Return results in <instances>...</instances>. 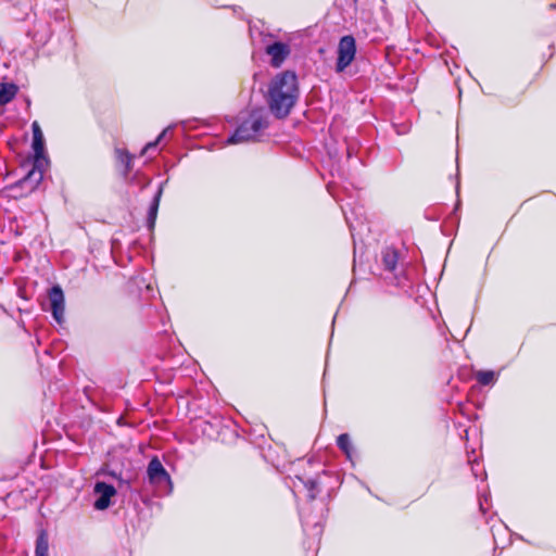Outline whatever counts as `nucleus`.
Here are the masks:
<instances>
[{"mask_svg": "<svg viewBox=\"0 0 556 556\" xmlns=\"http://www.w3.org/2000/svg\"><path fill=\"white\" fill-rule=\"evenodd\" d=\"M300 90L295 72L283 71L270 81L267 104L277 118L287 117L299 99Z\"/></svg>", "mask_w": 556, "mask_h": 556, "instance_id": "1", "label": "nucleus"}, {"mask_svg": "<svg viewBox=\"0 0 556 556\" xmlns=\"http://www.w3.org/2000/svg\"><path fill=\"white\" fill-rule=\"evenodd\" d=\"M268 127L263 109L253 110L249 116L237 127L229 142L239 143L256 140L260 134Z\"/></svg>", "mask_w": 556, "mask_h": 556, "instance_id": "2", "label": "nucleus"}, {"mask_svg": "<svg viewBox=\"0 0 556 556\" xmlns=\"http://www.w3.org/2000/svg\"><path fill=\"white\" fill-rule=\"evenodd\" d=\"M43 170L45 167H36L35 164H31V168L23 178L10 185L9 190L12 195L23 198L33 193L43 179Z\"/></svg>", "mask_w": 556, "mask_h": 556, "instance_id": "3", "label": "nucleus"}, {"mask_svg": "<svg viewBox=\"0 0 556 556\" xmlns=\"http://www.w3.org/2000/svg\"><path fill=\"white\" fill-rule=\"evenodd\" d=\"M356 41L352 35L343 36L338 45L336 71L343 72L355 59Z\"/></svg>", "mask_w": 556, "mask_h": 556, "instance_id": "4", "label": "nucleus"}, {"mask_svg": "<svg viewBox=\"0 0 556 556\" xmlns=\"http://www.w3.org/2000/svg\"><path fill=\"white\" fill-rule=\"evenodd\" d=\"M33 130V150L34 159L33 164L36 167H46L48 165V159L45 155V138L40 125L37 121L31 124Z\"/></svg>", "mask_w": 556, "mask_h": 556, "instance_id": "5", "label": "nucleus"}, {"mask_svg": "<svg viewBox=\"0 0 556 556\" xmlns=\"http://www.w3.org/2000/svg\"><path fill=\"white\" fill-rule=\"evenodd\" d=\"M147 475L151 484L169 483L170 477L157 456H154L148 464Z\"/></svg>", "mask_w": 556, "mask_h": 556, "instance_id": "6", "label": "nucleus"}, {"mask_svg": "<svg viewBox=\"0 0 556 556\" xmlns=\"http://www.w3.org/2000/svg\"><path fill=\"white\" fill-rule=\"evenodd\" d=\"M53 318L61 324L64 318V293L60 286H53L48 294Z\"/></svg>", "mask_w": 556, "mask_h": 556, "instance_id": "7", "label": "nucleus"}, {"mask_svg": "<svg viewBox=\"0 0 556 556\" xmlns=\"http://www.w3.org/2000/svg\"><path fill=\"white\" fill-rule=\"evenodd\" d=\"M265 52L270 56V65L275 68H278L290 55L291 50L289 45L281 41H276L271 45H268L265 49Z\"/></svg>", "mask_w": 556, "mask_h": 556, "instance_id": "8", "label": "nucleus"}, {"mask_svg": "<svg viewBox=\"0 0 556 556\" xmlns=\"http://www.w3.org/2000/svg\"><path fill=\"white\" fill-rule=\"evenodd\" d=\"M94 493L99 494V497L94 502V508L98 510H104L111 505V497L116 494V489L106 482L99 481L94 484Z\"/></svg>", "mask_w": 556, "mask_h": 556, "instance_id": "9", "label": "nucleus"}, {"mask_svg": "<svg viewBox=\"0 0 556 556\" xmlns=\"http://www.w3.org/2000/svg\"><path fill=\"white\" fill-rule=\"evenodd\" d=\"M399 262V251L393 247H384L381 250V263L386 270L394 271Z\"/></svg>", "mask_w": 556, "mask_h": 556, "instance_id": "10", "label": "nucleus"}, {"mask_svg": "<svg viewBox=\"0 0 556 556\" xmlns=\"http://www.w3.org/2000/svg\"><path fill=\"white\" fill-rule=\"evenodd\" d=\"M35 556H49V535L41 529L36 539Z\"/></svg>", "mask_w": 556, "mask_h": 556, "instance_id": "11", "label": "nucleus"}, {"mask_svg": "<svg viewBox=\"0 0 556 556\" xmlns=\"http://www.w3.org/2000/svg\"><path fill=\"white\" fill-rule=\"evenodd\" d=\"M161 197H162V189L160 188L159 191L156 192V194L150 205L149 212H148L147 223H148V227L150 230H153L154 226H155Z\"/></svg>", "mask_w": 556, "mask_h": 556, "instance_id": "12", "label": "nucleus"}, {"mask_svg": "<svg viewBox=\"0 0 556 556\" xmlns=\"http://www.w3.org/2000/svg\"><path fill=\"white\" fill-rule=\"evenodd\" d=\"M17 93V87L14 84H2L0 86V105L11 102Z\"/></svg>", "mask_w": 556, "mask_h": 556, "instance_id": "13", "label": "nucleus"}, {"mask_svg": "<svg viewBox=\"0 0 556 556\" xmlns=\"http://www.w3.org/2000/svg\"><path fill=\"white\" fill-rule=\"evenodd\" d=\"M337 444H338L339 448L342 450L346 454L348 457L351 456L352 444H351L350 435L348 433L340 434L337 439Z\"/></svg>", "mask_w": 556, "mask_h": 556, "instance_id": "14", "label": "nucleus"}, {"mask_svg": "<svg viewBox=\"0 0 556 556\" xmlns=\"http://www.w3.org/2000/svg\"><path fill=\"white\" fill-rule=\"evenodd\" d=\"M477 381L482 386H488L493 382L495 375L492 370H481L476 375Z\"/></svg>", "mask_w": 556, "mask_h": 556, "instance_id": "15", "label": "nucleus"}, {"mask_svg": "<svg viewBox=\"0 0 556 556\" xmlns=\"http://www.w3.org/2000/svg\"><path fill=\"white\" fill-rule=\"evenodd\" d=\"M304 486L307 491L308 501H314L319 492L317 482L314 479H308L304 481Z\"/></svg>", "mask_w": 556, "mask_h": 556, "instance_id": "16", "label": "nucleus"}, {"mask_svg": "<svg viewBox=\"0 0 556 556\" xmlns=\"http://www.w3.org/2000/svg\"><path fill=\"white\" fill-rule=\"evenodd\" d=\"M164 135H165V130H164V131H162V132L159 135V137H157L154 141L148 142V143L144 146V148H143V150H142V152H141V153H142V154H144V153H146V152H148L150 149L155 148V147L159 144V142L161 141V139L164 137Z\"/></svg>", "mask_w": 556, "mask_h": 556, "instance_id": "17", "label": "nucleus"}, {"mask_svg": "<svg viewBox=\"0 0 556 556\" xmlns=\"http://www.w3.org/2000/svg\"><path fill=\"white\" fill-rule=\"evenodd\" d=\"M118 157L121 162L126 163L127 166H129L131 162V156L127 151L117 150Z\"/></svg>", "mask_w": 556, "mask_h": 556, "instance_id": "18", "label": "nucleus"}]
</instances>
